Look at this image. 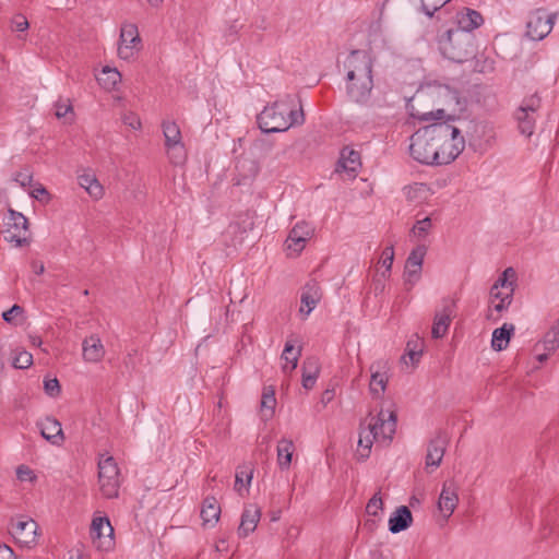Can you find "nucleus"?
I'll use <instances>...</instances> for the list:
<instances>
[{"mask_svg": "<svg viewBox=\"0 0 559 559\" xmlns=\"http://www.w3.org/2000/svg\"><path fill=\"white\" fill-rule=\"evenodd\" d=\"M344 68L348 98L357 104H367L373 88V64L370 55L360 49L352 50L344 62Z\"/></svg>", "mask_w": 559, "mask_h": 559, "instance_id": "f257e3e1", "label": "nucleus"}, {"mask_svg": "<svg viewBox=\"0 0 559 559\" xmlns=\"http://www.w3.org/2000/svg\"><path fill=\"white\" fill-rule=\"evenodd\" d=\"M257 121L264 133L285 132L290 127L302 124L305 114L301 105L299 109H296L293 96L286 95L284 98L265 106L258 115Z\"/></svg>", "mask_w": 559, "mask_h": 559, "instance_id": "f03ea898", "label": "nucleus"}, {"mask_svg": "<svg viewBox=\"0 0 559 559\" xmlns=\"http://www.w3.org/2000/svg\"><path fill=\"white\" fill-rule=\"evenodd\" d=\"M396 413L390 409H380L372 416L366 428H361L358 440V455L365 460L369 457L373 442H390L396 429Z\"/></svg>", "mask_w": 559, "mask_h": 559, "instance_id": "7ed1b4c3", "label": "nucleus"}, {"mask_svg": "<svg viewBox=\"0 0 559 559\" xmlns=\"http://www.w3.org/2000/svg\"><path fill=\"white\" fill-rule=\"evenodd\" d=\"M438 47L442 56L462 63L475 55L474 35L463 29L451 28L438 38Z\"/></svg>", "mask_w": 559, "mask_h": 559, "instance_id": "20e7f679", "label": "nucleus"}, {"mask_svg": "<svg viewBox=\"0 0 559 559\" xmlns=\"http://www.w3.org/2000/svg\"><path fill=\"white\" fill-rule=\"evenodd\" d=\"M440 134L436 133V123L418 129L411 136L409 154L418 163L437 165Z\"/></svg>", "mask_w": 559, "mask_h": 559, "instance_id": "39448f33", "label": "nucleus"}, {"mask_svg": "<svg viewBox=\"0 0 559 559\" xmlns=\"http://www.w3.org/2000/svg\"><path fill=\"white\" fill-rule=\"evenodd\" d=\"M436 133L440 134L437 141L439 153L437 165H448L464 151V136L459 128L447 121L436 123Z\"/></svg>", "mask_w": 559, "mask_h": 559, "instance_id": "423d86ee", "label": "nucleus"}, {"mask_svg": "<svg viewBox=\"0 0 559 559\" xmlns=\"http://www.w3.org/2000/svg\"><path fill=\"white\" fill-rule=\"evenodd\" d=\"M98 481L104 497L108 499L118 497L120 472L112 456H100L98 461Z\"/></svg>", "mask_w": 559, "mask_h": 559, "instance_id": "0eeeda50", "label": "nucleus"}, {"mask_svg": "<svg viewBox=\"0 0 559 559\" xmlns=\"http://www.w3.org/2000/svg\"><path fill=\"white\" fill-rule=\"evenodd\" d=\"M542 107V98L535 93L525 97L514 111L519 131L530 138L535 131L538 110Z\"/></svg>", "mask_w": 559, "mask_h": 559, "instance_id": "6e6552de", "label": "nucleus"}, {"mask_svg": "<svg viewBox=\"0 0 559 559\" xmlns=\"http://www.w3.org/2000/svg\"><path fill=\"white\" fill-rule=\"evenodd\" d=\"M514 277V270L512 267H508L491 286L490 298L492 299V307L496 311L502 312L511 305L514 293V283L509 278Z\"/></svg>", "mask_w": 559, "mask_h": 559, "instance_id": "1a4fd4ad", "label": "nucleus"}, {"mask_svg": "<svg viewBox=\"0 0 559 559\" xmlns=\"http://www.w3.org/2000/svg\"><path fill=\"white\" fill-rule=\"evenodd\" d=\"M165 146L170 163L180 165L186 159V150L182 143L181 131L175 121L165 120L162 122Z\"/></svg>", "mask_w": 559, "mask_h": 559, "instance_id": "9d476101", "label": "nucleus"}, {"mask_svg": "<svg viewBox=\"0 0 559 559\" xmlns=\"http://www.w3.org/2000/svg\"><path fill=\"white\" fill-rule=\"evenodd\" d=\"M4 240L14 243L15 247H24L29 243V239L26 237L28 231V221L20 212L9 209V217L5 223Z\"/></svg>", "mask_w": 559, "mask_h": 559, "instance_id": "9b49d317", "label": "nucleus"}, {"mask_svg": "<svg viewBox=\"0 0 559 559\" xmlns=\"http://www.w3.org/2000/svg\"><path fill=\"white\" fill-rule=\"evenodd\" d=\"M557 14H547L538 9L532 12L526 23V35L533 40L544 39L552 29Z\"/></svg>", "mask_w": 559, "mask_h": 559, "instance_id": "f8f14e48", "label": "nucleus"}, {"mask_svg": "<svg viewBox=\"0 0 559 559\" xmlns=\"http://www.w3.org/2000/svg\"><path fill=\"white\" fill-rule=\"evenodd\" d=\"M90 533L93 544L98 550L108 551L114 548V528L107 516L94 518Z\"/></svg>", "mask_w": 559, "mask_h": 559, "instance_id": "ddd939ff", "label": "nucleus"}, {"mask_svg": "<svg viewBox=\"0 0 559 559\" xmlns=\"http://www.w3.org/2000/svg\"><path fill=\"white\" fill-rule=\"evenodd\" d=\"M141 38L138 26L133 23H124L121 26L118 56L123 60H130L140 49Z\"/></svg>", "mask_w": 559, "mask_h": 559, "instance_id": "4468645a", "label": "nucleus"}, {"mask_svg": "<svg viewBox=\"0 0 559 559\" xmlns=\"http://www.w3.org/2000/svg\"><path fill=\"white\" fill-rule=\"evenodd\" d=\"M37 523L29 518H20L11 524L10 534L22 547L31 548L37 544Z\"/></svg>", "mask_w": 559, "mask_h": 559, "instance_id": "2eb2a0df", "label": "nucleus"}, {"mask_svg": "<svg viewBox=\"0 0 559 559\" xmlns=\"http://www.w3.org/2000/svg\"><path fill=\"white\" fill-rule=\"evenodd\" d=\"M426 247L418 246L409 253L404 267V284L411 289L421 277Z\"/></svg>", "mask_w": 559, "mask_h": 559, "instance_id": "dca6fc26", "label": "nucleus"}, {"mask_svg": "<svg viewBox=\"0 0 559 559\" xmlns=\"http://www.w3.org/2000/svg\"><path fill=\"white\" fill-rule=\"evenodd\" d=\"M454 311L455 300L452 298H444L442 300V310L437 311L433 317V324L431 329V336L433 338H442L448 333Z\"/></svg>", "mask_w": 559, "mask_h": 559, "instance_id": "f3484780", "label": "nucleus"}, {"mask_svg": "<svg viewBox=\"0 0 559 559\" xmlns=\"http://www.w3.org/2000/svg\"><path fill=\"white\" fill-rule=\"evenodd\" d=\"M313 231L312 226L307 222L297 223L285 241L287 250L298 255L304 250L307 241L313 236Z\"/></svg>", "mask_w": 559, "mask_h": 559, "instance_id": "a211bd4d", "label": "nucleus"}, {"mask_svg": "<svg viewBox=\"0 0 559 559\" xmlns=\"http://www.w3.org/2000/svg\"><path fill=\"white\" fill-rule=\"evenodd\" d=\"M448 444V437L444 432L438 431L437 435L429 441L426 454V468H437L440 466L445 448Z\"/></svg>", "mask_w": 559, "mask_h": 559, "instance_id": "6ab92c4d", "label": "nucleus"}, {"mask_svg": "<svg viewBox=\"0 0 559 559\" xmlns=\"http://www.w3.org/2000/svg\"><path fill=\"white\" fill-rule=\"evenodd\" d=\"M459 503L457 486L454 481L448 480L443 484L438 501V508L447 518L452 515Z\"/></svg>", "mask_w": 559, "mask_h": 559, "instance_id": "aec40b11", "label": "nucleus"}, {"mask_svg": "<svg viewBox=\"0 0 559 559\" xmlns=\"http://www.w3.org/2000/svg\"><path fill=\"white\" fill-rule=\"evenodd\" d=\"M261 518V509L257 504H248L241 514L240 524L238 526V536L247 537L254 532Z\"/></svg>", "mask_w": 559, "mask_h": 559, "instance_id": "412c9836", "label": "nucleus"}, {"mask_svg": "<svg viewBox=\"0 0 559 559\" xmlns=\"http://www.w3.org/2000/svg\"><path fill=\"white\" fill-rule=\"evenodd\" d=\"M321 298L320 287L318 283L311 282L308 283L301 293L300 302L301 307L299 309L300 313L306 318L309 313L316 308L317 304Z\"/></svg>", "mask_w": 559, "mask_h": 559, "instance_id": "4be33fe9", "label": "nucleus"}, {"mask_svg": "<svg viewBox=\"0 0 559 559\" xmlns=\"http://www.w3.org/2000/svg\"><path fill=\"white\" fill-rule=\"evenodd\" d=\"M83 359L87 362H98L105 356V347L97 335L86 337L82 343Z\"/></svg>", "mask_w": 559, "mask_h": 559, "instance_id": "5701e85b", "label": "nucleus"}, {"mask_svg": "<svg viewBox=\"0 0 559 559\" xmlns=\"http://www.w3.org/2000/svg\"><path fill=\"white\" fill-rule=\"evenodd\" d=\"M413 522V515L411 510L405 507H399L389 520V531L393 534L400 533L407 530Z\"/></svg>", "mask_w": 559, "mask_h": 559, "instance_id": "b1692460", "label": "nucleus"}, {"mask_svg": "<svg viewBox=\"0 0 559 559\" xmlns=\"http://www.w3.org/2000/svg\"><path fill=\"white\" fill-rule=\"evenodd\" d=\"M41 436L55 445H60L64 439L61 424L51 417H47L40 425Z\"/></svg>", "mask_w": 559, "mask_h": 559, "instance_id": "393cba45", "label": "nucleus"}, {"mask_svg": "<svg viewBox=\"0 0 559 559\" xmlns=\"http://www.w3.org/2000/svg\"><path fill=\"white\" fill-rule=\"evenodd\" d=\"M457 27L455 29H463L472 33L475 28L484 23L481 14L473 9H464L456 15Z\"/></svg>", "mask_w": 559, "mask_h": 559, "instance_id": "a878e982", "label": "nucleus"}, {"mask_svg": "<svg viewBox=\"0 0 559 559\" xmlns=\"http://www.w3.org/2000/svg\"><path fill=\"white\" fill-rule=\"evenodd\" d=\"M221 507L215 497H206L201 508V518L204 524L212 526L218 521Z\"/></svg>", "mask_w": 559, "mask_h": 559, "instance_id": "bb28decb", "label": "nucleus"}, {"mask_svg": "<svg viewBox=\"0 0 559 559\" xmlns=\"http://www.w3.org/2000/svg\"><path fill=\"white\" fill-rule=\"evenodd\" d=\"M360 155L358 152L354 150H343L341 154V159L338 162V167L343 170L347 171L349 176L353 178L356 177L357 171L360 167Z\"/></svg>", "mask_w": 559, "mask_h": 559, "instance_id": "cd10ccee", "label": "nucleus"}, {"mask_svg": "<svg viewBox=\"0 0 559 559\" xmlns=\"http://www.w3.org/2000/svg\"><path fill=\"white\" fill-rule=\"evenodd\" d=\"M78 182L93 199L99 200L103 198L104 189L95 175L82 174L78 177Z\"/></svg>", "mask_w": 559, "mask_h": 559, "instance_id": "c85d7f7f", "label": "nucleus"}, {"mask_svg": "<svg viewBox=\"0 0 559 559\" xmlns=\"http://www.w3.org/2000/svg\"><path fill=\"white\" fill-rule=\"evenodd\" d=\"M320 366L317 359L308 358L302 364V386L310 390L314 386L319 377Z\"/></svg>", "mask_w": 559, "mask_h": 559, "instance_id": "c756f323", "label": "nucleus"}, {"mask_svg": "<svg viewBox=\"0 0 559 559\" xmlns=\"http://www.w3.org/2000/svg\"><path fill=\"white\" fill-rule=\"evenodd\" d=\"M277 463L281 469H288L295 451L294 442L290 439L283 438L277 443Z\"/></svg>", "mask_w": 559, "mask_h": 559, "instance_id": "7c9ffc66", "label": "nucleus"}, {"mask_svg": "<svg viewBox=\"0 0 559 559\" xmlns=\"http://www.w3.org/2000/svg\"><path fill=\"white\" fill-rule=\"evenodd\" d=\"M513 332V324L508 323H504L501 328L496 329L492 332L491 347L497 352L506 349Z\"/></svg>", "mask_w": 559, "mask_h": 559, "instance_id": "2f4dec72", "label": "nucleus"}, {"mask_svg": "<svg viewBox=\"0 0 559 559\" xmlns=\"http://www.w3.org/2000/svg\"><path fill=\"white\" fill-rule=\"evenodd\" d=\"M294 345L288 341L285 344L284 350L282 353V359L285 360L282 369L285 373H289L296 369L297 362L300 356V350L294 352Z\"/></svg>", "mask_w": 559, "mask_h": 559, "instance_id": "473e14b6", "label": "nucleus"}, {"mask_svg": "<svg viewBox=\"0 0 559 559\" xmlns=\"http://www.w3.org/2000/svg\"><path fill=\"white\" fill-rule=\"evenodd\" d=\"M388 383V377L384 372H381L379 369H374V366H371V379H370V392L373 395L380 396L384 393Z\"/></svg>", "mask_w": 559, "mask_h": 559, "instance_id": "72a5a7b5", "label": "nucleus"}, {"mask_svg": "<svg viewBox=\"0 0 559 559\" xmlns=\"http://www.w3.org/2000/svg\"><path fill=\"white\" fill-rule=\"evenodd\" d=\"M276 399L274 390L264 389L262 399H261V414L264 420L270 419L275 409Z\"/></svg>", "mask_w": 559, "mask_h": 559, "instance_id": "f704fd0d", "label": "nucleus"}, {"mask_svg": "<svg viewBox=\"0 0 559 559\" xmlns=\"http://www.w3.org/2000/svg\"><path fill=\"white\" fill-rule=\"evenodd\" d=\"M98 81L105 88L111 90L121 81V74L116 68L104 67Z\"/></svg>", "mask_w": 559, "mask_h": 559, "instance_id": "c9c22d12", "label": "nucleus"}, {"mask_svg": "<svg viewBox=\"0 0 559 559\" xmlns=\"http://www.w3.org/2000/svg\"><path fill=\"white\" fill-rule=\"evenodd\" d=\"M543 345L544 349L548 353H554L557 348H559V318L545 334L543 338Z\"/></svg>", "mask_w": 559, "mask_h": 559, "instance_id": "e433bc0d", "label": "nucleus"}, {"mask_svg": "<svg viewBox=\"0 0 559 559\" xmlns=\"http://www.w3.org/2000/svg\"><path fill=\"white\" fill-rule=\"evenodd\" d=\"M421 354L423 348L419 341H409L406 346V353L402 356V361L406 365L409 361L413 366H416L420 360Z\"/></svg>", "mask_w": 559, "mask_h": 559, "instance_id": "4c0bfd02", "label": "nucleus"}, {"mask_svg": "<svg viewBox=\"0 0 559 559\" xmlns=\"http://www.w3.org/2000/svg\"><path fill=\"white\" fill-rule=\"evenodd\" d=\"M33 365V356L26 350H17L12 358V366L16 369H27Z\"/></svg>", "mask_w": 559, "mask_h": 559, "instance_id": "58836bf2", "label": "nucleus"}, {"mask_svg": "<svg viewBox=\"0 0 559 559\" xmlns=\"http://www.w3.org/2000/svg\"><path fill=\"white\" fill-rule=\"evenodd\" d=\"M450 0H420V10L428 17H432L435 12L439 11Z\"/></svg>", "mask_w": 559, "mask_h": 559, "instance_id": "ea45409f", "label": "nucleus"}, {"mask_svg": "<svg viewBox=\"0 0 559 559\" xmlns=\"http://www.w3.org/2000/svg\"><path fill=\"white\" fill-rule=\"evenodd\" d=\"M394 260V250L393 247H386L382 251L380 263L384 267V271L381 272L382 277H390L392 264Z\"/></svg>", "mask_w": 559, "mask_h": 559, "instance_id": "a19ab883", "label": "nucleus"}, {"mask_svg": "<svg viewBox=\"0 0 559 559\" xmlns=\"http://www.w3.org/2000/svg\"><path fill=\"white\" fill-rule=\"evenodd\" d=\"M431 219L430 217H425L423 219H419L416 222L414 227L412 228L413 236L417 237L418 239L425 238L427 234L429 233L431 228Z\"/></svg>", "mask_w": 559, "mask_h": 559, "instance_id": "79ce46f5", "label": "nucleus"}, {"mask_svg": "<svg viewBox=\"0 0 559 559\" xmlns=\"http://www.w3.org/2000/svg\"><path fill=\"white\" fill-rule=\"evenodd\" d=\"M33 190L31 191V197L41 203H49L51 200V195L48 190L40 183L33 185Z\"/></svg>", "mask_w": 559, "mask_h": 559, "instance_id": "37998d69", "label": "nucleus"}, {"mask_svg": "<svg viewBox=\"0 0 559 559\" xmlns=\"http://www.w3.org/2000/svg\"><path fill=\"white\" fill-rule=\"evenodd\" d=\"M73 114V108L69 99L66 100H58L55 104V116L58 119L67 118L68 115Z\"/></svg>", "mask_w": 559, "mask_h": 559, "instance_id": "c03bdc74", "label": "nucleus"}, {"mask_svg": "<svg viewBox=\"0 0 559 559\" xmlns=\"http://www.w3.org/2000/svg\"><path fill=\"white\" fill-rule=\"evenodd\" d=\"M383 508V501L382 498L379 496V493H376L367 503L366 506V512L369 515L377 516L378 512L382 510Z\"/></svg>", "mask_w": 559, "mask_h": 559, "instance_id": "a18cd8bd", "label": "nucleus"}, {"mask_svg": "<svg viewBox=\"0 0 559 559\" xmlns=\"http://www.w3.org/2000/svg\"><path fill=\"white\" fill-rule=\"evenodd\" d=\"M23 313V308L19 305H13L9 310L2 313V319L10 324L17 325L15 319Z\"/></svg>", "mask_w": 559, "mask_h": 559, "instance_id": "49530a36", "label": "nucleus"}, {"mask_svg": "<svg viewBox=\"0 0 559 559\" xmlns=\"http://www.w3.org/2000/svg\"><path fill=\"white\" fill-rule=\"evenodd\" d=\"M11 27L14 32H25L29 27V23L23 14H15L11 20Z\"/></svg>", "mask_w": 559, "mask_h": 559, "instance_id": "de8ad7c7", "label": "nucleus"}, {"mask_svg": "<svg viewBox=\"0 0 559 559\" xmlns=\"http://www.w3.org/2000/svg\"><path fill=\"white\" fill-rule=\"evenodd\" d=\"M44 389H45V392L51 397L57 396L61 390L59 381L56 378L46 379L44 381Z\"/></svg>", "mask_w": 559, "mask_h": 559, "instance_id": "09e8293b", "label": "nucleus"}, {"mask_svg": "<svg viewBox=\"0 0 559 559\" xmlns=\"http://www.w3.org/2000/svg\"><path fill=\"white\" fill-rule=\"evenodd\" d=\"M14 181H16L21 187H31L33 186V175L32 173L25 170V171H19L14 176Z\"/></svg>", "mask_w": 559, "mask_h": 559, "instance_id": "8fccbe9b", "label": "nucleus"}, {"mask_svg": "<svg viewBox=\"0 0 559 559\" xmlns=\"http://www.w3.org/2000/svg\"><path fill=\"white\" fill-rule=\"evenodd\" d=\"M243 476H246V479H247V485H249L251 483V479H252V472H249V473H237L236 474V480H235V489L241 495V490L242 488L245 487V484H243Z\"/></svg>", "mask_w": 559, "mask_h": 559, "instance_id": "3c124183", "label": "nucleus"}, {"mask_svg": "<svg viewBox=\"0 0 559 559\" xmlns=\"http://www.w3.org/2000/svg\"><path fill=\"white\" fill-rule=\"evenodd\" d=\"M16 476L20 480H32L33 479V472L27 466L21 465L16 469Z\"/></svg>", "mask_w": 559, "mask_h": 559, "instance_id": "603ef678", "label": "nucleus"}, {"mask_svg": "<svg viewBox=\"0 0 559 559\" xmlns=\"http://www.w3.org/2000/svg\"><path fill=\"white\" fill-rule=\"evenodd\" d=\"M123 121L128 123L132 129L136 130L141 128V121L138 116L134 114H126L123 116Z\"/></svg>", "mask_w": 559, "mask_h": 559, "instance_id": "864d4df0", "label": "nucleus"}, {"mask_svg": "<svg viewBox=\"0 0 559 559\" xmlns=\"http://www.w3.org/2000/svg\"><path fill=\"white\" fill-rule=\"evenodd\" d=\"M388 277H382L381 273L378 274L373 280V289L376 294H381L385 288V281Z\"/></svg>", "mask_w": 559, "mask_h": 559, "instance_id": "5fc2aeb1", "label": "nucleus"}, {"mask_svg": "<svg viewBox=\"0 0 559 559\" xmlns=\"http://www.w3.org/2000/svg\"><path fill=\"white\" fill-rule=\"evenodd\" d=\"M334 396H335L334 388H332V389L329 388L325 391H323L320 402L323 406H326L330 402L333 401Z\"/></svg>", "mask_w": 559, "mask_h": 559, "instance_id": "6e6d98bb", "label": "nucleus"}, {"mask_svg": "<svg viewBox=\"0 0 559 559\" xmlns=\"http://www.w3.org/2000/svg\"><path fill=\"white\" fill-rule=\"evenodd\" d=\"M0 559H15L12 548L8 545H0Z\"/></svg>", "mask_w": 559, "mask_h": 559, "instance_id": "4d7b16f0", "label": "nucleus"}, {"mask_svg": "<svg viewBox=\"0 0 559 559\" xmlns=\"http://www.w3.org/2000/svg\"><path fill=\"white\" fill-rule=\"evenodd\" d=\"M31 267H32L33 272L37 275H40L45 272L44 263L40 261H36V260L32 261Z\"/></svg>", "mask_w": 559, "mask_h": 559, "instance_id": "13d9d810", "label": "nucleus"}, {"mask_svg": "<svg viewBox=\"0 0 559 559\" xmlns=\"http://www.w3.org/2000/svg\"><path fill=\"white\" fill-rule=\"evenodd\" d=\"M136 349L133 350V354L129 353L126 360H124V364L127 367H131V368H134L135 367V362L133 360V355H136Z\"/></svg>", "mask_w": 559, "mask_h": 559, "instance_id": "bf43d9fd", "label": "nucleus"}, {"mask_svg": "<svg viewBox=\"0 0 559 559\" xmlns=\"http://www.w3.org/2000/svg\"><path fill=\"white\" fill-rule=\"evenodd\" d=\"M31 341H32V344L35 346H40L43 343L41 338L39 336H31Z\"/></svg>", "mask_w": 559, "mask_h": 559, "instance_id": "052dcab7", "label": "nucleus"}, {"mask_svg": "<svg viewBox=\"0 0 559 559\" xmlns=\"http://www.w3.org/2000/svg\"><path fill=\"white\" fill-rule=\"evenodd\" d=\"M548 355H549V353H548V352H547V353L539 354V355L537 356V360H538L539 362H544V361H546V360L548 359Z\"/></svg>", "mask_w": 559, "mask_h": 559, "instance_id": "680f3d73", "label": "nucleus"}, {"mask_svg": "<svg viewBox=\"0 0 559 559\" xmlns=\"http://www.w3.org/2000/svg\"><path fill=\"white\" fill-rule=\"evenodd\" d=\"M437 114H438V117H437V118H438V119H440V118H441V116H442V114H443V110H442V109H439V110L437 111Z\"/></svg>", "mask_w": 559, "mask_h": 559, "instance_id": "e2e57ef3", "label": "nucleus"}]
</instances>
